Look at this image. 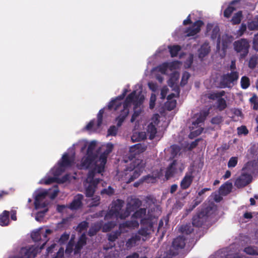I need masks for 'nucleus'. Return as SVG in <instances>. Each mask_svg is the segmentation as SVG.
Returning a JSON list of instances; mask_svg holds the SVG:
<instances>
[{
    "label": "nucleus",
    "mask_w": 258,
    "mask_h": 258,
    "mask_svg": "<svg viewBox=\"0 0 258 258\" xmlns=\"http://www.w3.org/2000/svg\"><path fill=\"white\" fill-rule=\"evenodd\" d=\"M148 86L149 89L154 92H156L158 89V85L153 82H149L148 83Z\"/></svg>",
    "instance_id": "obj_44"
},
{
    "label": "nucleus",
    "mask_w": 258,
    "mask_h": 258,
    "mask_svg": "<svg viewBox=\"0 0 258 258\" xmlns=\"http://www.w3.org/2000/svg\"><path fill=\"white\" fill-rule=\"evenodd\" d=\"M235 69H236L235 62L234 61H232L231 66H230V70H231V72H236L235 71Z\"/></svg>",
    "instance_id": "obj_64"
},
{
    "label": "nucleus",
    "mask_w": 258,
    "mask_h": 258,
    "mask_svg": "<svg viewBox=\"0 0 258 258\" xmlns=\"http://www.w3.org/2000/svg\"><path fill=\"white\" fill-rule=\"evenodd\" d=\"M159 117L158 114H154L151 118L149 124L148 125L147 130V135L149 136V138L151 140L153 139L155 137V135L157 133L155 125L157 124L159 122Z\"/></svg>",
    "instance_id": "obj_17"
},
{
    "label": "nucleus",
    "mask_w": 258,
    "mask_h": 258,
    "mask_svg": "<svg viewBox=\"0 0 258 258\" xmlns=\"http://www.w3.org/2000/svg\"><path fill=\"white\" fill-rule=\"evenodd\" d=\"M115 225V223H114L112 222L108 223L105 224L103 226H102V231L103 232H106V231L109 230Z\"/></svg>",
    "instance_id": "obj_49"
},
{
    "label": "nucleus",
    "mask_w": 258,
    "mask_h": 258,
    "mask_svg": "<svg viewBox=\"0 0 258 258\" xmlns=\"http://www.w3.org/2000/svg\"><path fill=\"white\" fill-rule=\"evenodd\" d=\"M127 92V89H124L121 95L112 100L108 105V108L109 110H114L120 113L116 118L118 126L121 125L132 106L134 112L131 121L133 122L136 120L142 111V104L145 99V94L142 93V87L140 85H138L136 86V89L127 96L123 103L122 99Z\"/></svg>",
    "instance_id": "obj_2"
},
{
    "label": "nucleus",
    "mask_w": 258,
    "mask_h": 258,
    "mask_svg": "<svg viewBox=\"0 0 258 258\" xmlns=\"http://www.w3.org/2000/svg\"><path fill=\"white\" fill-rule=\"evenodd\" d=\"M100 198L98 196H95L91 199L90 203L89 204L90 206H96L99 205Z\"/></svg>",
    "instance_id": "obj_42"
},
{
    "label": "nucleus",
    "mask_w": 258,
    "mask_h": 258,
    "mask_svg": "<svg viewBox=\"0 0 258 258\" xmlns=\"http://www.w3.org/2000/svg\"><path fill=\"white\" fill-rule=\"evenodd\" d=\"M253 44V48L258 51V34L254 36Z\"/></svg>",
    "instance_id": "obj_55"
},
{
    "label": "nucleus",
    "mask_w": 258,
    "mask_h": 258,
    "mask_svg": "<svg viewBox=\"0 0 258 258\" xmlns=\"http://www.w3.org/2000/svg\"><path fill=\"white\" fill-rule=\"evenodd\" d=\"M242 13L241 12H238L234 14L231 19V22L233 24H239L241 20Z\"/></svg>",
    "instance_id": "obj_36"
},
{
    "label": "nucleus",
    "mask_w": 258,
    "mask_h": 258,
    "mask_svg": "<svg viewBox=\"0 0 258 258\" xmlns=\"http://www.w3.org/2000/svg\"><path fill=\"white\" fill-rule=\"evenodd\" d=\"M88 227V223L84 221L81 222L78 226V230L80 232H82L84 230H86Z\"/></svg>",
    "instance_id": "obj_46"
},
{
    "label": "nucleus",
    "mask_w": 258,
    "mask_h": 258,
    "mask_svg": "<svg viewBox=\"0 0 258 258\" xmlns=\"http://www.w3.org/2000/svg\"><path fill=\"white\" fill-rule=\"evenodd\" d=\"M238 73L237 72H231L223 77L222 86L223 87H230L233 85L234 81L238 79Z\"/></svg>",
    "instance_id": "obj_18"
},
{
    "label": "nucleus",
    "mask_w": 258,
    "mask_h": 258,
    "mask_svg": "<svg viewBox=\"0 0 258 258\" xmlns=\"http://www.w3.org/2000/svg\"><path fill=\"white\" fill-rule=\"evenodd\" d=\"M203 23L201 21H197L191 27L189 28L186 31V33L187 36H194L201 30V27L203 26Z\"/></svg>",
    "instance_id": "obj_22"
},
{
    "label": "nucleus",
    "mask_w": 258,
    "mask_h": 258,
    "mask_svg": "<svg viewBox=\"0 0 258 258\" xmlns=\"http://www.w3.org/2000/svg\"><path fill=\"white\" fill-rule=\"evenodd\" d=\"M78 147L81 148V152L84 153L81 163L77 166L80 169L90 168L89 172L86 180V194L88 197H91L97 185L100 183L98 178H95L97 173H101L104 171L105 165L108 154L112 151L113 145L110 143L99 144L95 140L90 142L85 140L79 141L73 145V148L69 150V152L64 153L61 160L49 172L48 175L40 180V184H49L51 183L64 182L71 180L72 177L66 175L61 179L58 178L60 174L64 170L73 168L75 166L74 149Z\"/></svg>",
    "instance_id": "obj_1"
},
{
    "label": "nucleus",
    "mask_w": 258,
    "mask_h": 258,
    "mask_svg": "<svg viewBox=\"0 0 258 258\" xmlns=\"http://www.w3.org/2000/svg\"><path fill=\"white\" fill-rule=\"evenodd\" d=\"M224 94V91H221L217 93H211L207 94L204 97L208 98L210 99L217 100V107L219 110H223L226 107V101L224 99L221 98Z\"/></svg>",
    "instance_id": "obj_15"
},
{
    "label": "nucleus",
    "mask_w": 258,
    "mask_h": 258,
    "mask_svg": "<svg viewBox=\"0 0 258 258\" xmlns=\"http://www.w3.org/2000/svg\"><path fill=\"white\" fill-rule=\"evenodd\" d=\"M253 109L257 110L258 109V96L254 95L250 99Z\"/></svg>",
    "instance_id": "obj_41"
},
{
    "label": "nucleus",
    "mask_w": 258,
    "mask_h": 258,
    "mask_svg": "<svg viewBox=\"0 0 258 258\" xmlns=\"http://www.w3.org/2000/svg\"><path fill=\"white\" fill-rule=\"evenodd\" d=\"M119 234L120 233L117 231L115 232H112L108 235V240L110 241H114L119 235Z\"/></svg>",
    "instance_id": "obj_47"
},
{
    "label": "nucleus",
    "mask_w": 258,
    "mask_h": 258,
    "mask_svg": "<svg viewBox=\"0 0 258 258\" xmlns=\"http://www.w3.org/2000/svg\"><path fill=\"white\" fill-rule=\"evenodd\" d=\"M238 134L239 135H246L247 134L248 131L245 126H241L237 128Z\"/></svg>",
    "instance_id": "obj_54"
},
{
    "label": "nucleus",
    "mask_w": 258,
    "mask_h": 258,
    "mask_svg": "<svg viewBox=\"0 0 258 258\" xmlns=\"http://www.w3.org/2000/svg\"><path fill=\"white\" fill-rule=\"evenodd\" d=\"M248 28L250 30L258 29V16L248 22Z\"/></svg>",
    "instance_id": "obj_32"
},
{
    "label": "nucleus",
    "mask_w": 258,
    "mask_h": 258,
    "mask_svg": "<svg viewBox=\"0 0 258 258\" xmlns=\"http://www.w3.org/2000/svg\"><path fill=\"white\" fill-rule=\"evenodd\" d=\"M58 192V189L56 186L48 190L39 189L34 191V212H35L36 221H41L44 215L48 211L49 202L47 197L49 196L50 198L53 199L57 196Z\"/></svg>",
    "instance_id": "obj_4"
},
{
    "label": "nucleus",
    "mask_w": 258,
    "mask_h": 258,
    "mask_svg": "<svg viewBox=\"0 0 258 258\" xmlns=\"http://www.w3.org/2000/svg\"><path fill=\"white\" fill-rule=\"evenodd\" d=\"M194 176L191 172L186 173L181 181L180 186L182 189L187 188L192 183Z\"/></svg>",
    "instance_id": "obj_23"
},
{
    "label": "nucleus",
    "mask_w": 258,
    "mask_h": 258,
    "mask_svg": "<svg viewBox=\"0 0 258 258\" xmlns=\"http://www.w3.org/2000/svg\"><path fill=\"white\" fill-rule=\"evenodd\" d=\"M9 212L7 211H4L0 215V225L2 226H7L9 223Z\"/></svg>",
    "instance_id": "obj_29"
},
{
    "label": "nucleus",
    "mask_w": 258,
    "mask_h": 258,
    "mask_svg": "<svg viewBox=\"0 0 258 258\" xmlns=\"http://www.w3.org/2000/svg\"><path fill=\"white\" fill-rule=\"evenodd\" d=\"M246 29V25L242 24L241 25L239 30H238V35L241 36L243 34V33L245 31Z\"/></svg>",
    "instance_id": "obj_57"
},
{
    "label": "nucleus",
    "mask_w": 258,
    "mask_h": 258,
    "mask_svg": "<svg viewBox=\"0 0 258 258\" xmlns=\"http://www.w3.org/2000/svg\"><path fill=\"white\" fill-rule=\"evenodd\" d=\"M210 46L207 42L203 43L198 49V56L200 58H203L209 54L210 51Z\"/></svg>",
    "instance_id": "obj_25"
},
{
    "label": "nucleus",
    "mask_w": 258,
    "mask_h": 258,
    "mask_svg": "<svg viewBox=\"0 0 258 258\" xmlns=\"http://www.w3.org/2000/svg\"><path fill=\"white\" fill-rule=\"evenodd\" d=\"M207 115L206 112H200L194 115L191 118V124L189 126L190 134L189 137L192 139L200 135L203 131L202 123Z\"/></svg>",
    "instance_id": "obj_8"
},
{
    "label": "nucleus",
    "mask_w": 258,
    "mask_h": 258,
    "mask_svg": "<svg viewBox=\"0 0 258 258\" xmlns=\"http://www.w3.org/2000/svg\"><path fill=\"white\" fill-rule=\"evenodd\" d=\"M185 149L180 148L177 145L171 146L168 151L171 154L170 158H173L181 155Z\"/></svg>",
    "instance_id": "obj_26"
},
{
    "label": "nucleus",
    "mask_w": 258,
    "mask_h": 258,
    "mask_svg": "<svg viewBox=\"0 0 258 258\" xmlns=\"http://www.w3.org/2000/svg\"><path fill=\"white\" fill-rule=\"evenodd\" d=\"M102 227V224L101 223L95 225L92 227L89 232V234L90 236L94 235Z\"/></svg>",
    "instance_id": "obj_39"
},
{
    "label": "nucleus",
    "mask_w": 258,
    "mask_h": 258,
    "mask_svg": "<svg viewBox=\"0 0 258 258\" xmlns=\"http://www.w3.org/2000/svg\"><path fill=\"white\" fill-rule=\"evenodd\" d=\"M249 47V43L245 39L236 41L234 43V49L237 52L239 53L242 57H244L247 54Z\"/></svg>",
    "instance_id": "obj_13"
},
{
    "label": "nucleus",
    "mask_w": 258,
    "mask_h": 258,
    "mask_svg": "<svg viewBox=\"0 0 258 258\" xmlns=\"http://www.w3.org/2000/svg\"><path fill=\"white\" fill-rule=\"evenodd\" d=\"M222 121V119L220 117H216L212 119V122L215 124H218Z\"/></svg>",
    "instance_id": "obj_60"
},
{
    "label": "nucleus",
    "mask_w": 258,
    "mask_h": 258,
    "mask_svg": "<svg viewBox=\"0 0 258 258\" xmlns=\"http://www.w3.org/2000/svg\"><path fill=\"white\" fill-rule=\"evenodd\" d=\"M169 49L171 56L174 57L177 55V52L180 49V47L178 45H174L172 46L169 47Z\"/></svg>",
    "instance_id": "obj_40"
},
{
    "label": "nucleus",
    "mask_w": 258,
    "mask_h": 258,
    "mask_svg": "<svg viewBox=\"0 0 258 258\" xmlns=\"http://www.w3.org/2000/svg\"><path fill=\"white\" fill-rule=\"evenodd\" d=\"M197 142L198 141H195V142H192L189 146L188 145L187 147H186V148H187L189 150H190L192 148H194V147H195L197 144Z\"/></svg>",
    "instance_id": "obj_62"
},
{
    "label": "nucleus",
    "mask_w": 258,
    "mask_h": 258,
    "mask_svg": "<svg viewBox=\"0 0 258 258\" xmlns=\"http://www.w3.org/2000/svg\"><path fill=\"white\" fill-rule=\"evenodd\" d=\"M192 230V228L190 226H185L184 227L182 228V232H185L186 234L191 233Z\"/></svg>",
    "instance_id": "obj_56"
},
{
    "label": "nucleus",
    "mask_w": 258,
    "mask_h": 258,
    "mask_svg": "<svg viewBox=\"0 0 258 258\" xmlns=\"http://www.w3.org/2000/svg\"><path fill=\"white\" fill-rule=\"evenodd\" d=\"M138 135H139V137L138 138L137 137V133H135L132 137V140L134 141H140V140H144L145 139L146 137H147V135L145 133H139L138 134Z\"/></svg>",
    "instance_id": "obj_38"
},
{
    "label": "nucleus",
    "mask_w": 258,
    "mask_h": 258,
    "mask_svg": "<svg viewBox=\"0 0 258 258\" xmlns=\"http://www.w3.org/2000/svg\"><path fill=\"white\" fill-rule=\"evenodd\" d=\"M63 254V248H60L58 251L57 252V256L55 258H58V257H61Z\"/></svg>",
    "instance_id": "obj_63"
},
{
    "label": "nucleus",
    "mask_w": 258,
    "mask_h": 258,
    "mask_svg": "<svg viewBox=\"0 0 258 258\" xmlns=\"http://www.w3.org/2000/svg\"><path fill=\"white\" fill-rule=\"evenodd\" d=\"M113 189L111 187L109 186L107 189H104L102 190L101 193V194H106L108 195H111L113 194Z\"/></svg>",
    "instance_id": "obj_53"
},
{
    "label": "nucleus",
    "mask_w": 258,
    "mask_h": 258,
    "mask_svg": "<svg viewBox=\"0 0 258 258\" xmlns=\"http://www.w3.org/2000/svg\"><path fill=\"white\" fill-rule=\"evenodd\" d=\"M238 1H234L231 2L228 7L224 11V16L226 18H229L232 13L236 10V8L234 6L235 3H237Z\"/></svg>",
    "instance_id": "obj_31"
},
{
    "label": "nucleus",
    "mask_w": 258,
    "mask_h": 258,
    "mask_svg": "<svg viewBox=\"0 0 258 258\" xmlns=\"http://www.w3.org/2000/svg\"><path fill=\"white\" fill-rule=\"evenodd\" d=\"M185 168L184 163L180 160H174L173 163L168 167L166 176L168 178L173 173L178 172H182Z\"/></svg>",
    "instance_id": "obj_14"
},
{
    "label": "nucleus",
    "mask_w": 258,
    "mask_h": 258,
    "mask_svg": "<svg viewBox=\"0 0 258 258\" xmlns=\"http://www.w3.org/2000/svg\"><path fill=\"white\" fill-rule=\"evenodd\" d=\"M232 184L230 182H226L219 189L220 194L223 195L228 194L231 190Z\"/></svg>",
    "instance_id": "obj_30"
},
{
    "label": "nucleus",
    "mask_w": 258,
    "mask_h": 258,
    "mask_svg": "<svg viewBox=\"0 0 258 258\" xmlns=\"http://www.w3.org/2000/svg\"><path fill=\"white\" fill-rule=\"evenodd\" d=\"M124 204L123 201L117 200L112 203L111 207L109 212L105 216L106 220L109 219H124L127 217L130 212L138 208L141 202L139 200H133L127 205L126 211L123 212L121 208Z\"/></svg>",
    "instance_id": "obj_6"
},
{
    "label": "nucleus",
    "mask_w": 258,
    "mask_h": 258,
    "mask_svg": "<svg viewBox=\"0 0 258 258\" xmlns=\"http://www.w3.org/2000/svg\"><path fill=\"white\" fill-rule=\"evenodd\" d=\"M67 209V207L64 205H58L57 207V210L59 212H62L64 211H66Z\"/></svg>",
    "instance_id": "obj_59"
},
{
    "label": "nucleus",
    "mask_w": 258,
    "mask_h": 258,
    "mask_svg": "<svg viewBox=\"0 0 258 258\" xmlns=\"http://www.w3.org/2000/svg\"><path fill=\"white\" fill-rule=\"evenodd\" d=\"M243 251L246 254L250 255H258V249L254 247H245L243 249Z\"/></svg>",
    "instance_id": "obj_35"
},
{
    "label": "nucleus",
    "mask_w": 258,
    "mask_h": 258,
    "mask_svg": "<svg viewBox=\"0 0 258 258\" xmlns=\"http://www.w3.org/2000/svg\"><path fill=\"white\" fill-rule=\"evenodd\" d=\"M252 163L248 162L242 169L241 175L236 180L235 185L237 187H243L249 183L252 179L251 173L252 169L251 168Z\"/></svg>",
    "instance_id": "obj_11"
},
{
    "label": "nucleus",
    "mask_w": 258,
    "mask_h": 258,
    "mask_svg": "<svg viewBox=\"0 0 258 258\" xmlns=\"http://www.w3.org/2000/svg\"><path fill=\"white\" fill-rule=\"evenodd\" d=\"M189 77L190 75L188 73L186 72H184L181 78V85L182 86L185 85L187 83Z\"/></svg>",
    "instance_id": "obj_43"
},
{
    "label": "nucleus",
    "mask_w": 258,
    "mask_h": 258,
    "mask_svg": "<svg viewBox=\"0 0 258 258\" xmlns=\"http://www.w3.org/2000/svg\"><path fill=\"white\" fill-rule=\"evenodd\" d=\"M52 231L46 227H41L34 231L31 234V237L35 241L40 240L44 242L40 248L38 246H32L30 247H24L21 248L19 256H11L9 258H34L37 253L44 247L47 240V235L51 234Z\"/></svg>",
    "instance_id": "obj_5"
},
{
    "label": "nucleus",
    "mask_w": 258,
    "mask_h": 258,
    "mask_svg": "<svg viewBox=\"0 0 258 258\" xmlns=\"http://www.w3.org/2000/svg\"><path fill=\"white\" fill-rule=\"evenodd\" d=\"M160 175V172H157L153 175H148L144 178V180L148 183H154L156 181V179Z\"/></svg>",
    "instance_id": "obj_34"
},
{
    "label": "nucleus",
    "mask_w": 258,
    "mask_h": 258,
    "mask_svg": "<svg viewBox=\"0 0 258 258\" xmlns=\"http://www.w3.org/2000/svg\"><path fill=\"white\" fill-rule=\"evenodd\" d=\"M185 245L184 238L183 237L179 236L175 238L172 243V250H175L173 251L172 255H175L177 254V250L182 249Z\"/></svg>",
    "instance_id": "obj_21"
},
{
    "label": "nucleus",
    "mask_w": 258,
    "mask_h": 258,
    "mask_svg": "<svg viewBox=\"0 0 258 258\" xmlns=\"http://www.w3.org/2000/svg\"><path fill=\"white\" fill-rule=\"evenodd\" d=\"M117 132V128L115 126H111L108 130L107 136H114L116 135Z\"/></svg>",
    "instance_id": "obj_45"
},
{
    "label": "nucleus",
    "mask_w": 258,
    "mask_h": 258,
    "mask_svg": "<svg viewBox=\"0 0 258 258\" xmlns=\"http://www.w3.org/2000/svg\"><path fill=\"white\" fill-rule=\"evenodd\" d=\"M181 66V64L178 61L164 62L153 69L152 74L161 83L164 80L162 75L170 73L168 84L172 88L173 91H175V88H177L179 91L177 84L179 75L177 70L180 69Z\"/></svg>",
    "instance_id": "obj_3"
},
{
    "label": "nucleus",
    "mask_w": 258,
    "mask_h": 258,
    "mask_svg": "<svg viewBox=\"0 0 258 258\" xmlns=\"http://www.w3.org/2000/svg\"><path fill=\"white\" fill-rule=\"evenodd\" d=\"M145 150L146 148L144 146L141 144H137L130 148V152L131 155L135 157L137 155L143 152Z\"/></svg>",
    "instance_id": "obj_27"
},
{
    "label": "nucleus",
    "mask_w": 258,
    "mask_h": 258,
    "mask_svg": "<svg viewBox=\"0 0 258 258\" xmlns=\"http://www.w3.org/2000/svg\"><path fill=\"white\" fill-rule=\"evenodd\" d=\"M152 227L150 226L149 228H143L140 230L138 234L133 235L131 238L128 239L126 242V245L127 247H132L138 244L140 240V236H142V240L145 241L147 239L148 235L151 233Z\"/></svg>",
    "instance_id": "obj_12"
},
{
    "label": "nucleus",
    "mask_w": 258,
    "mask_h": 258,
    "mask_svg": "<svg viewBox=\"0 0 258 258\" xmlns=\"http://www.w3.org/2000/svg\"><path fill=\"white\" fill-rule=\"evenodd\" d=\"M168 91V89L166 86L163 87L162 88L161 92V98H164L165 97L166 95L167 94Z\"/></svg>",
    "instance_id": "obj_58"
},
{
    "label": "nucleus",
    "mask_w": 258,
    "mask_h": 258,
    "mask_svg": "<svg viewBox=\"0 0 258 258\" xmlns=\"http://www.w3.org/2000/svg\"><path fill=\"white\" fill-rule=\"evenodd\" d=\"M237 163V159L236 157H232L230 159L228 166L229 167H234Z\"/></svg>",
    "instance_id": "obj_50"
},
{
    "label": "nucleus",
    "mask_w": 258,
    "mask_h": 258,
    "mask_svg": "<svg viewBox=\"0 0 258 258\" xmlns=\"http://www.w3.org/2000/svg\"><path fill=\"white\" fill-rule=\"evenodd\" d=\"M216 256V258L219 257V258H243V254L239 251L237 252L225 250L218 252Z\"/></svg>",
    "instance_id": "obj_20"
},
{
    "label": "nucleus",
    "mask_w": 258,
    "mask_h": 258,
    "mask_svg": "<svg viewBox=\"0 0 258 258\" xmlns=\"http://www.w3.org/2000/svg\"><path fill=\"white\" fill-rule=\"evenodd\" d=\"M206 216L202 212L195 215L192 219V224L196 226H200L206 220Z\"/></svg>",
    "instance_id": "obj_24"
},
{
    "label": "nucleus",
    "mask_w": 258,
    "mask_h": 258,
    "mask_svg": "<svg viewBox=\"0 0 258 258\" xmlns=\"http://www.w3.org/2000/svg\"><path fill=\"white\" fill-rule=\"evenodd\" d=\"M69 238V235L66 233H63L59 239L60 244H62L65 243Z\"/></svg>",
    "instance_id": "obj_48"
},
{
    "label": "nucleus",
    "mask_w": 258,
    "mask_h": 258,
    "mask_svg": "<svg viewBox=\"0 0 258 258\" xmlns=\"http://www.w3.org/2000/svg\"><path fill=\"white\" fill-rule=\"evenodd\" d=\"M86 243V236L85 234H82L80 238L79 241L75 247V252H78L82 246Z\"/></svg>",
    "instance_id": "obj_33"
},
{
    "label": "nucleus",
    "mask_w": 258,
    "mask_h": 258,
    "mask_svg": "<svg viewBox=\"0 0 258 258\" xmlns=\"http://www.w3.org/2000/svg\"><path fill=\"white\" fill-rule=\"evenodd\" d=\"M145 163L144 161L139 159H136L131 163V166L127 167L125 173L126 178H127L128 174L130 176L127 182L133 181L135 179L138 178L141 174L144 168Z\"/></svg>",
    "instance_id": "obj_9"
},
{
    "label": "nucleus",
    "mask_w": 258,
    "mask_h": 258,
    "mask_svg": "<svg viewBox=\"0 0 258 258\" xmlns=\"http://www.w3.org/2000/svg\"><path fill=\"white\" fill-rule=\"evenodd\" d=\"M257 62V57L256 56H252L249 61V68L253 69L255 67Z\"/></svg>",
    "instance_id": "obj_52"
},
{
    "label": "nucleus",
    "mask_w": 258,
    "mask_h": 258,
    "mask_svg": "<svg viewBox=\"0 0 258 258\" xmlns=\"http://www.w3.org/2000/svg\"><path fill=\"white\" fill-rule=\"evenodd\" d=\"M219 28L217 24H209L207 26L206 35L213 40L218 38L217 48L219 51L221 49L224 53L228 45L232 42V38L225 34L219 39Z\"/></svg>",
    "instance_id": "obj_7"
},
{
    "label": "nucleus",
    "mask_w": 258,
    "mask_h": 258,
    "mask_svg": "<svg viewBox=\"0 0 258 258\" xmlns=\"http://www.w3.org/2000/svg\"><path fill=\"white\" fill-rule=\"evenodd\" d=\"M156 100V96L154 93H152L150 100V108L152 109L155 106V102Z\"/></svg>",
    "instance_id": "obj_51"
},
{
    "label": "nucleus",
    "mask_w": 258,
    "mask_h": 258,
    "mask_svg": "<svg viewBox=\"0 0 258 258\" xmlns=\"http://www.w3.org/2000/svg\"><path fill=\"white\" fill-rule=\"evenodd\" d=\"M240 84L242 88L244 89L247 88L250 85L249 78L245 76L242 77L241 79Z\"/></svg>",
    "instance_id": "obj_37"
},
{
    "label": "nucleus",
    "mask_w": 258,
    "mask_h": 258,
    "mask_svg": "<svg viewBox=\"0 0 258 258\" xmlns=\"http://www.w3.org/2000/svg\"><path fill=\"white\" fill-rule=\"evenodd\" d=\"M83 196L82 195H78L75 197L74 199L70 206L72 210H76L79 208L82 205V200Z\"/></svg>",
    "instance_id": "obj_28"
},
{
    "label": "nucleus",
    "mask_w": 258,
    "mask_h": 258,
    "mask_svg": "<svg viewBox=\"0 0 258 258\" xmlns=\"http://www.w3.org/2000/svg\"><path fill=\"white\" fill-rule=\"evenodd\" d=\"M146 210L145 209H140L139 210L136 211L132 217V220L128 221L125 223L121 224L119 226V230L120 232H127V230L125 228H135L139 226V221H142V218L145 215Z\"/></svg>",
    "instance_id": "obj_10"
},
{
    "label": "nucleus",
    "mask_w": 258,
    "mask_h": 258,
    "mask_svg": "<svg viewBox=\"0 0 258 258\" xmlns=\"http://www.w3.org/2000/svg\"><path fill=\"white\" fill-rule=\"evenodd\" d=\"M179 91L177 88H175V91L168 95L167 97V101L165 104V107L169 110L173 109L176 105V100L175 99L178 96Z\"/></svg>",
    "instance_id": "obj_19"
},
{
    "label": "nucleus",
    "mask_w": 258,
    "mask_h": 258,
    "mask_svg": "<svg viewBox=\"0 0 258 258\" xmlns=\"http://www.w3.org/2000/svg\"><path fill=\"white\" fill-rule=\"evenodd\" d=\"M192 62V56L189 55L188 57V60L185 64L186 67H189Z\"/></svg>",
    "instance_id": "obj_61"
},
{
    "label": "nucleus",
    "mask_w": 258,
    "mask_h": 258,
    "mask_svg": "<svg viewBox=\"0 0 258 258\" xmlns=\"http://www.w3.org/2000/svg\"><path fill=\"white\" fill-rule=\"evenodd\" d=\"M104 113V109H101L97 115V121H91L86 127V130L90 131L97 132L99 131L102 123V115Z\"/></svg>",
    "instance_id": "obj_16"
}]
</instances>
